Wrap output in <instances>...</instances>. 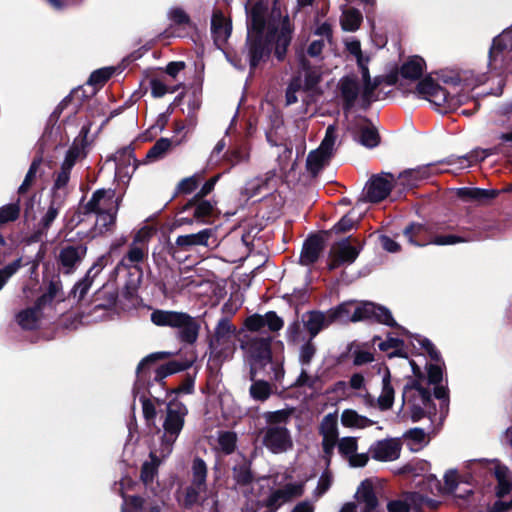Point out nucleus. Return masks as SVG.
Returning <instances> with one entry per match:
<instances>
[{
    "label": "nucleus",
    "mask_w": 512,
    "mask_h": 512,
    "mask_svg": "<svg viewBox=\"0 0 512 512\" xmlns=\"http://www.w3.org/2000/svg\"><path fill=\"white\" fill-rule=\"evenodd\" d=\"M223 159L230 164L231 167L248 163L250 159V147L247 143L236 144L225 152Z\"/></svg>",
    "instance_id": "473e14b6"
},
{
    "label": "nucleus",
    "mask_w": 512,
    "mask_h": 512,
    "mask_svg": "<svg viewBox=\"0 0 512 512\" xmlns=\"http://www.w3.org/2000/svg\"><path fill=\"white\" fill-rule=\"evenodd\" d=\"M302 66L304 69V83L303 88L305 90H312L318 84L321 78V73L318 69L315 68H306L305 62H302Z\"/></svg>",
    "instance_id": "bf43d9fd"
},
{
    "label": "nucleus",
    "mask_w": 512,
    "mask_h": 512,
    "mask_svg": "<svg viewBox=\"0 0 512 512\" xmlns=\"http://www.w3.org/2000/svg\"><path fill=\"white\" fill-rule=\"evenodd\" d=\"M456 164H458L460 169H466L471 166L472 161L470 160V157L462 156L458 158H450L439 163H430L417 168L407 169L401 172L397 179L395 178V185L401 186L403 190L412 189L436 173L449 171V169H439V166H453Z\"/></svg>",
    "instance_id": "423d86ee"
},
{
    "label": "nucleus",
    "mask_w": 512,
    "mask_h": 512,
    "mask_svg": "<svg viewBox=\"0 0 512 512\" xmlns=\"http://www.w3.org/2000/svg\"><path fill=\"white\" fill-rule=\"evenodd\" d=\"M150 319L156 326L177 329V337L183 343L194 344L198 339L200 324L187 313L156 309Z\"/></svg>",
    "instance_id": "39448f33"
},
{
    "label": "nucleus",
    "mask_w": 512,
    "mask_h": 512,
    "mask_svg": "<svg viewBox=\"0 0 512 512\" xmlns=\"http://www.w3.org/2000/svg\"><path fill=\"white\" fill-rule=\"evenodd\" d=\"M30 261L23 262L22 258H18L13 262L0 269V290L6 284L8 279L12 277L22 266L30 264Z\"/></svg>",
    "instance_id": "5fc2aeb1"
},
{
    "label": "nucleus",
    "mask_w": 512,
    "mask_h": 512,
    "mask_svg": "<svg viewBox=\"0 0 512 512\" xmlns=\"http://www.w3.org/2000/svg\"><path fill=\"white\" fill-rule=\"evenodd\" d=\"M304 482H289L284 486L280 487L279 490L282 492L286 500L289 502L295 498H298L304 493Z\"/></svg>",
    "instance_id": "6e6d98bb"
},
{
    "label": "nucleus",
    "mask_w": 512,
    "mask_h": 512,
    "mask_svg": "<svg viewBox=\"0 0 512 512\" xmlns=\"http://www.w3.org/2000/svg\"><path fill=\"white\" fill-rule=\"evenodd\" d=\"M106 263V256L98 258L97 262L87 271L85 277L77 282L72 290L73 297L78 301L82 300L90 289L93 278L103 269Z\"/></svg>",
    "instance_id": "a878e982"
},
{
    "label": "nucleus",
    "mask_w": 512,
    "mask_h": 512,
    "mask_svg": "<svg viewBox=\"0 0 512 512\" xmlns=\"http://www.w3.org/2000/svg\"><path fill=\"white\" fill-rule=\"evenodd\" d=\"M334 315L335 313H329V310L326 312L310 311L304 314L302 321L309 332V339L313 340L321 330L330 326L333 323L332 317Z\"/></svg>",
    "instance_id": "5701e85b"
},
{
    "label": "nucleus",
    "mask_w": 512,
    "mask_h": 512,
    "mask_svg": "<svg viewBox=\"0 0 512 512\" xmlns=\"http://www.w3.org/2000/svg\"><path fill=\"white\" fill-rule=\"evenodd\" d=\"M359 252L360 248L352 245L349 238L335 243L329 254V270L352 264L357 259Z\"/></svg>",
    "instance_id": "4468645a"
},
{
    "label": "nucleus",
    "mask_w": 512,
    "mask_h": 512,
    "mask_svg": "<svg viewBox=\"0 0 512 512\" xmlns=\"http://www.w3.org/2000/svg\"><path fill=\"white\" fill-rule=\"evenodd\" d=\"M341 93L345 100L346 108L354 105L358 95L360 94V87L358 82L353 78H344L341 80Z\"/></svg>",
    "instance_id": "4c0bfd02"
},
{
    "label": "nucleus",
    "mask_w": 512,
    "mask_h": 512,
    "mask_svg": "<svg viewBox=\"0 0 512 512\" xmlns=\"http://www.w3.org/2000/svg\"><path fill=\"white\" fill-rule=\"evenodd\" d=\"M87 247L84 245H67L60 249L57 261L60 271L72 274L84 259Z\"/></svg>",
    "instance_id": "dca6fc26"
},
{
    "label": "nucleus",
    "mask_w": 512,
    "mask_h": 512,
    "mask_svg": "<svg viewBox=\"0 0 512 512\" xmlns=\"http://www.w3.org/2000/svg\"><path fill=\"white\" fill-rule=\"evenodd\" d=\"M403 402L408 406L412 418L416 421L424 415L425 408L431 401L430 393L416 382L405 385L402 394Z\"/></svg>",
    "instance_id": "9b49d317"
},
{
    "label": "nucleus",
    "mask_w": 512,
    "mask_h": 512,
    "mask_svg": "<svg viewBox=\"0 0 512 512\" xmlns=\"http://www.w3.org/2000/svg\"><path fill=\"white\" fill-rule=\"evenodd\" d=\"M339 454L348 461L351 467H364L368 460V453H358V440L356 437H343L337 441Z\"/></svg>",
    "instance_id": "a211bd4d"
},
{
    "label": "nucleus",
    "mask_w": 512,
    "mask_h": 512,
    "mask_svg": "<svg viewBox=\"0 0 512 512\" xmlns=\"http://www.w3.org/2000/svg\"><path fill=\"white\" fill-rule=\"evenodd\" d=\"M288 501L279 490V488L273 490L267 499L265 500V506L270 510V512H276L282 505L287 503Z\"/></svg>",
    "instance_id": "680f3d73"
},
{
    "label": "nucleus",
    "mask_w": 512,
    "mask_h": 512,
    "mask_svg": "<svg viewBox=\"0 0 512 512\" xmlns=\"http://www.w3.org/2000/svg\"><path fill=\"white\" fill-rule=\"evenodd\" d=\"M358 139L363 146L368 148H373L379 143L376 129L367 123L360 127Z\"/></svg>",
    "instance_id": "49530a36"
},
{
    "label": "nucleus",
    "mask_w": 512,
    "mask_h": 512,
    "mask_svg": "<svg viewBox=\"0 0 512 512\" xmlns=\"http://www.w3.org/2000/svg\"><path fill=\"white\" fill-rule=\"evenodd\" d=\"M144 238L141 232L135 235L127 254L120 261V265L125 267H137L138 264L144 261L148 254V248Z\"/></svg>",
    "instance_id": "393cba45"
},
{
    "label": "nucleus",
    "mask_w": 512,
    "mask_h": 512,
    "mask_svg": "<svg viewBox=\"0 0 512 512\" xmlns=\"http://www.w3.org/2000/svg\"><path fill=\"white\" fill-rule=\"evenodd\" d=\"M114 162L116 173L119 175H127L130 172H134L136 169V159L133 149L130 147H125L117 151L114 155Z\"/></svg>",
    "instance_id": "c85d7f7f"
},
{
    "label": "nucleus",
    "mask_w": 512,
    "mask_h": 512,
    "mask_svg": "<svg viewBox=\"0 0 512 512\" xmlns=\"http://www.w3.org/2000/svg\"><path fill=\"white\" fill-rule=\"evenodd\" d=\"M356 306L354 302H344L337 306L336 308L330 309L329 313H335L332 317V321L334 322H355L353 320V311Z\"/></svg>",
    "instance_id": "c03bdc74"
},
{
    "label": "nucleus",
    "mask_w": 512,
    "mask_h": 512,
    "mask_svg": "<svg viewBox=\"0 0 512 512\" xmlns=\"http://www.w3.org/2000/svg\"><path fill=\"white\" fill-rule=\"evenodd\" d=\"M414 339L429 354L431 360L435 362L434 364H430L428 367L429 381L435 385L439 384L442 381L443 376L440 353L430 342V340L422 338L420 335H415Z\"/></svg>",
    "instance_id": "4be33fe9"
},
{
    "label": "nucleus",
    "mask_w": 512,
    "mask_h": 512,
    "mask_svg": "<svg viewBox=\"0 0 512 512\" xmlns=\"http://www.w3.org/2000/svg\"><path fill=\"white\" fill-rule=\"evenodd\" d=\"M250 395L256 401H266L272 394L271 385L263 380H257L250 386Z\"/></svg>",
    "instance_id": "3c124183"
},
{
    "label": "nucleus",
    "mask_w": 512,
    "mask_h": 512,
    "mask_svg": "<svg viewBox=\"0 0 512 512\" xmlns=\"http://www.w3.org/2000/svg\"><path fill=\"white\" fill-rule=\"evenodd\" d=\"M116 215L117 213H110V212H103V213H96V222H95V233L96 234H103L108 231H111L116 222Z\"/></svg>",
    "instance_id": "a18cd8bd"
},
{
    "label": "nucleus",
    "mask_w": 512,
    "mask_h": 512,
    "mask_svg": "<svg viewBox=\"0 0 512 512\" xmlns=\"http://www.w3.org/2000/svg\"><path fill=\"white\" fill-rule=\"evenodd\" d=\"M356 498L359 505L363 506L362 512H375L378 506L374 486L371 480L366 479L361 482L356 492Z\"/></svg>",
    "instance_id": "bb28decb"
},
{
    "label": "nucleus",
    "mask_w": 512,
    "mask_h": 512,
    "mask_svg": "<svg viewBox=\"0 0 512 512\" xmlns=\"http://www.w3.org/2000/svg\"><path fill=\"white\" fill-rule=\"evenodd\" d=\"M319 433L322 440H339L338 415L336 413H329L323 417L319 426Z\"/></svg>",
    "instance_id": "e433bc0d"
},
{
    "label": "nucleus",
    "mask_w": 512,
    "mask_h": 512,
    "mask_svg": "<svg viewBox=\"0 0 512 512\" xmlns=\"http://www.w3.org/2000/svg\"><path fill=\"white\" fill-rule=\"evenodd\" d=\"M458 83L459 80H456L452 91H448L432 78H425L417 83L415 93L427 100L439 113H448L456 110L468 100L467 95L459 92Z\"/></svg>",
    "instance_id": "20e7f679"
},
{
    "label": "nucleus",
    "mask_w": 512,
    "mask_h": 512,
    "mask_svg": "<svg viewBox=\"0 0 512 512\" xmlns=\"http://www.w3.org/2000/svg\"><path fill=\"white\" fill-rule=\"evenodd\" d=\"M237 436L231 431H220L217 436L216 449L225 455L234 452L236 448Z\"/></svg>",
    "instance_id": "79ce46f5"
},
{
    "label": "nucleus",
    "mask_w": 512,
    "mask_h": 512,
    "mask_svg": "<svg viewBox=\"0 0 512 512\" xmlns=\"http://www.w3.org/2000/svg\"><path fill=\"white\" fill-rule=\"evenodd\" d=\"M323 249V241L319 236L309 237L303 245L300 256V263L302 265H311L317 261Z\"/></svg>",
    "instance_id": "cd10ccee"
},
{
    "label": "nucleus",
    "mask_w": 512,
    "mask_h": 512,
    "mask_svg": "<svg viewBox=\"0 0 512 512\" xmlns=\"http://www.w3.org/2000/svg\"><path fill=\"white\" fill-rule=\"evenodd\" d=\"M19 215V201L3 205L2 207H0V225L17 220Z\"/></svg>",
    "instance_id": "864d4df0"
},
{
    "label": "nucleus",
    "mask_w": 512,
    "mask_h": 512,
    "mask_svg": "<svg viewBox=\"0 0 512 512\" xmlns=\"http://www.w3.org/2000/svg\"><path fill=\"white\" fill-rule=\"evenodd\" d=\"M425 61L419 56H413L400 69V75L407 80H418L424 72Z\"/></svg>",
    "instance_id": "f704fd0d"
},
{
    "label": "nucleus",
    "mask_w": 512,
    "mask_h": 512,
    "mask_svg": "<svg viewBox=\"0 0 512 512\" xmlns=\"http://www.w3.org/2000/svg\"><path fill=\"white\" fill-rule=\"evenodd\" d=\"M360 70L364 82L362 90L360 91L361 101L362 106L367 108L371 102L374 101V91L376 90L378 83L372 82L369 75L368 66L365 63H360Z\"/></svg>",
    "instance_id": "c9c22d12"
},
{
    "label": "nucleus",
    "mask_w": 512,
    "mask_h": 512,
    "mask_svg": "<svg viewBox=\"0 0 512 512\" xmlns=\"http://www.w3.org/2000/svg\"><path fill=\"white\" fill-rule=\"evenodd\" d=\"M175 243L184 250H189L194 246L216 247V232L214 229L206 228L197 233L180 235L176 238Z\"/></svg>",
    "instance_id": "412c9836"
},
{
    "label": "nucleus",
    "mask_w": 512,
    "mask_h": 512,
    "mask_svg": "<svg viewBox=\"0 0 512 512\" xmlns=\"http://www.w3.org/2000/svg\"><path fill=\"white\" fill-rule=\"evenodd\" d=\"M182 369L181 365L177 362H170L158 367L155 371V380L161 381L169 375H172Z\"/></svg>",
    "instance_id": "69168bd1"
},
{
    "label": "nucleus",
    "mask_w": 512,
    "mask_h": 512,
    "mask_svg": "<svg viewBox=\"0 0 512 512\" xmlns=\"http://www.w3.org/2000/svg\"><path fill=\"white\" fill-rule=\"evenodd\" d=\"M395 183V177L391 173L373 176L365 186V198L369 202L377 203L385 199Z\"/></svg>",
    "instance_id": "2eb2a0df"
},
{
    "label": "nucleus",
    "mask_w": 512,
    "mask_h": 512,
    "mask_svg": "<svg viewBox=\"0 0 512 512\" xmlns=\"http://www.w3.org/2000/svg\"><path fill=\"white\" fill-rule=\"evenodd\" d=\"M167 356V353L165 352H159V353H153L145 357L137 367V382L135 385V388L137 387L138 383L144 378L146 369L151 363H154L155 361L164 358Z\"/></svg>",
    "instance_id": "4d7b16f0"
},
{
    "label": "nucleus",
    "mask_w": 512,
    "mask_h": 512,
    "mask_svg": "<svg viewBox=\"0 0 512 512\" xmlns=\"http://www.w3.org/2000/svg\"><path fill=\"white\" fill-rule=\"evenodd\" d=\"M206 489H199L195 485H190L187 487L184 500H183V506L185 508H191L194 506L200 497L201 493H204Z\"/></svg>",
    "instance_id": "338daca9"
},
{
    "label": "nucleus",
    "mask_w": 512,
    "mask_h": 512,
    "mask_svg": "<svg viewBox=\"0 0 512 512\" xmlns=\"http://www.w3.org/2000/svg\"><path fill=\"white\" fill-rule=\"evenodd\" d=\"M337 140V130L334 125H329L326 129L325 137L318 149L309 153L307 157V169L313 173H318L329 161Z\"/></svg>",
    "instance_id": "9d476101"
},
{
    "label": "nucleus",
    "mask_w": 512,
    "mask_h": 512,
    "mask_svg": "<svg viewBox=\"0 0 512 512\" xmlns=\"http://www.w3.org/2000/svg\"><path fill=\"white\" fill-rule=\"evenodd\" d=\"M236 327L231 321L223 317L221 318L214 331V335L210 340V348L219 356L228 357L234 352V338L236 335Z\"/></svg>",
    "instance_id": "1a4fd4ad"
},
{
    "label": "nucleus",
    "mask_w": 512,
    "mask_h": 512,
    "mask_svg": "<svg viewBox=\"0 0 512 512\" xmlns=\"http://www.w3.org/2000/svg\"><path fill=\"white\" fill-rule=\"evenodd\" d=\"M317 348L314 344L313 340L308 339L305 343H303L299 348V356L298 360L301 365V373L296 380V384L299 386H308L312 387L315 380L308 373V368L311 365V362L316 354Z\"/></svg>",
    "instance_id": "aec40b11"
},
{
    "label": "nucleus",
    "mask_w": 512,
    "mask_h": 512,
    "mask_svg": "<svg viewBox=\"0 0 512 512\" xmlns=\"http://www.w3.org/2000/svg\"><path fill=\"white\" fill-rule=\"evenodd\" d=\"M42 163L41 158H36L33 160V162L30 165V168L25 176V179L23 183L19 187V193H25L28 188L31 186L32 182L36 178V174L38 172V169L40 168Z\"/></svg>",
    "instance_id": "052dcab7"
},
{
    "label": "nucleus",
    "mask_w": 512,
    "mask_h": 512,
    "mask_svg": "<svg viewBox=\"0 0 512 512\" xmlns=\"http://www.w3.org/2000/svg\"><path fill=\"white\" fill-rule=\"evenodd\" d=\"M233 479L238 485H247L252 482L253 475L250 464L246 460L233 467Z\"/></svg>",
    "instance_id": "09e8293b"
},
{
    "label": "nucleus",
    "mask_w": 512,
    "mask_h": 512,
    "mask_svg": "<svg viewBox=\"0 0 512 512\" xmlns=\"http://www.w3.org/2000/svg\"><path fill=\"white\" fill-rule=\"evenodd\" d=\"M60 208L61 202H58L56 199L51 201L47 211L39 222L41 232L47 231L51 227L52 223L59 214Z\"/></svg>",
    "instance_id": "603ef678"
},
{
    "label": "nucleus",
    "mask_w": 512,
    "mask_h": 512,
    "mask_svg": "<svg viewBox=\"0 0 512 512\" xmlns=\"http://www.w3.org/2000/svg\"><path fill=\"white\" fill-rule=\"evenodd\" d=\"M353 320H375L388 326H397L391 312L386 307L372 302H363L357 305L353 311Z\"/></svg>",
    "instance_id": "f8f14e48"
},
{
    "label": "nucleus",
    "mask_w": 512,
    "mask_h": 512,
    "mask_svg": "<svg viewBox=\"0 0 512 512\" xmlns=\"http://www.w3.org/2000/svg\"><path fill=\"white\" fill-rule=\"evenodd\" d=\"M362 19L363 17L359 10L349 8L342 12L340 22L343 30L354 32L360 27Z\"/></svg>",
    "instance_id": "ea45409f"
},
{
    "label": "nucleus",
    "mask_w": 512,
    "mask_h": 512,
    "mask_svg": "<svg viewBox=\"0 0 512 512\" xmlns=\"http://www.w3.org/2000/svg\"><path fill=\"white\" fill-rule=\"evenodd\" d=\"M489 67L499 74L512 73V26L494 38L489 51Z\"/></svg>",
    "instance_id": "6e6552de"
},
{
    "label": "nucleus",
    "mask_w": 512,
    "mask_h": 512,
    "mask_svg": "<svg viewBox=\"0 0 512 512\" xmlns=\"http://www.w3.org/2000/svg\"><path fill=\"white\" fill-rule=\"evenodd\" d=\"M114 73V68L104 67L94 71L88 80V84L93 86H102L107 80L111 78Z\"/></svg>",
    "instance_id": "13d9d810"
},
{
    "label": "nucleus",
    "mask_w": 512,
    "mask_h": 512,
    "mask_svg": "<svg viewBox=\"0 0 512 512\" xmlns=\"http://www.w3.org/2000/svg\"><path fill=\"white\" fill-rule=\"evenodd\" d=\"M206 478V463L201 458H195L192 463L191 485H195L199 489H207Z\"/></svg>",
    "instance_id": "a19ab883"
},
{
    "label": "nucleus",
    "mask_w": 512,
    "mask_h": 512,
    "mask_svg": "<svg viewBox=\"0 0 512 512\" xmlns=\"http://www.w3.org/2000/svg\"><path fill=\"white\" fill-rule=\"evenodd\" d=\"M358 395L363 398V403L368 408L378 407L382 411L390 409L394 403V389L390 382L389 372L383 376L382 391L377 400L368 392Z\"/></svg>",
    "instance_id": "6ab92c4d"
},
{
    "label": "nucleus",
    "mask_w": 512,
    "mask_h": 512,
    "mask_svg": "<svg viewBox=\"0 0 512 512\" xmlns=\"http://www.w3.org/2000/svg\"><path fill=\"white\" fill-rule=\"evenodd\" d=\"M341 424L347 428L364 429L375 424V421L360 415L353 409H345L341 413Z\"/></svg>",
    "instance_id": "2f4dec72"
},
{
    "label": "nucleus",
    "mask_w": 512,
    "mask_h": 512,
    "mask_svg": "<svg viewBox=\"0 0 512 512\" xmlns=\"http://www.w3.org/2000/svg\"><path fill=\"white\" fill-rule=\"evenodd\" d=\"M459 194L463 198L485 201L495 198L498 195V191L494 189L462 188L460 189Z\"/></svg>",
    "instance_id": "37998d69"
},
{
    "label": "nucleus",
    "mask_w": 512,
    "mask_h": 512,
    "mask_svg": "<svg viewBox=\"0 0 512 512\" xmlns=\"http://www.w3.org/2000/svg\"><path fill=\"white\" fill-rule=\"evenodd\" d=\"M401 442L396 438H388L374 442L369 448V454L374 460L391 462L399 458Z\"/></svg>",
    "instance_id": "f3484780"
},
{
    "label": "nucleus",
    "mask_w": 512,
    "mask_h": 512,
    "mask_svg": "<svg viewBox=\"0 0 512 512\" xmlns=\"http://www.w3.org/2000/svg\"><path fill=\"white\" fill-rule=\"evenodd\" d=\"M85 147L82 142H74L68 149L62 165L72 169L77 161L85 157Z\"/></svg>",
    "instance_id": "8fccbe9b"
},
{
    "label": "nucleus",
    "mask_w": 512,
    "mask_h": 512,
    "mask_svg": "<svg viewBox=\"0 0 512 512\" xmlns=\"http://www.w3.org/2000/svg\"><path fill=\"white\" fill-rule=\"evenodd\" d=\"M172 141L168 138H160L150 148L146 154V158L151 161L162 159L166 153L171 149Z\"/></svg>",
    "instance_id": "de8ad7c7"
},
{
    "label": "nucleus",
    "mask_w": 512,
    "mask_h": 512,
    "mask_svg": "<svg viewBox=\"0 0 512 512\" xmlns=\"http://www.w3.org/2000/svg\"><path fill=\"white\" fill-rule=\"evenodd\" d=\"M291 415L290 409L264 413L266 426L262 431V443L273 454L286 453L294 446L292 434L287 427Z\"/></svg>",
    "instance_id": "7ed1b4c3"
},
{
    "label": "nucleus",
    "mask_w": 512,
    "mask_h": 512,
    "mask_svg": "<svg viewBox=\"0 0 512 512\" xmlns=\"http://www.w3.org/2000/svg\"><path fill=\"white\" fill-rule=\"evenodd\" d=\"M404 236L408 242L416 246H425L431 244V238L428 236V229L422 224H411L404 230Z\"/></svg>",
    "instance_id": "72a5a7b5"
},
{
    "label": "nucleus",
    "mask_w": 512,
    "mask_h": 512,
    "mask_svg": "<svg viewBox=\"0 0 512 512\" xmlns=\"http://www.w3.org/2000/svg\"><path fill=\"white\" fill-rule=\"evenodd\" d=\"M215 202L204 198L193 197L184 207V210L193 209V216L197 220L211 217L215 211Z\"/></svg>",
    "instance_id": "c756f323"
},
{
    "label": "nucleus",
    "mask_w": 512,
    "mask_h": 512,
    "mask_svg": "<svg viewBox=\"0 0 512 512\" xmlns=\"http://www.w3.org/2000/svg\"><path fill=\"white\" fill-rule=\"evenodd\" d=\"M118 208V199L115 197V192L111 189H99L92 194L90 200L83 206V212L85 214L117 213Z\"/></svg>",
    "instance_id": "ddd939ff"
},
{
    "label": "nucleus",
    "mask_w": 512,
    "mask_h": 512,
    "mask_svg": "<svg viewBox=\"0 0 512 512\" xmlns=\"http://www.w3.org/2000/svg\"><path fill=\"white\" fill-rule=\"evenodd\" d=\"M122 512H142L143 500L140 497H125L123 496Z\"/></svg>",
    "instance_id": "774afa93"
},
{
    "label": "nucleus",
    "mask_w": 512,
    "mask_h": 512,
    "mask_svg": "<svg viewBox=\"0 0 512 512\" xmlns=\"http://www.w3.org/2000/svg\"><path fill=\"white\" fill-rule=\"evenodd\" d=\"M284 322L274 311L264 315L253 314L244 322L245 330L239 332L240 348L244 359L250 365V379L253 381L259 368L271 362V332L282 329Z\"/></svg>",
    "instance_id": "f03ea898"
},
{
    "label": "nucleus",
    "mask_w": 512,
    "mask_h": 512,
    "mask_svg": "<svg viewBox=\"0 0 512 512\" xmlns=\"http://www.w3.org/2000/svg\"><path fill=\"white\" fill-rule=\"evenodd\" d=\"M202 176L200 174H194L190 177L184 178L178 184V192L183 194H189L193 192L199 185Z\"/></svg>",
    "instance_id": "e2e57ef3"
},
{
    "label": "nucleus",
    "mask_w": 512,
    "mask_h": 512,
    "mask_svg": "<svg viewBox=\"0 0 512 512\" xmlns=\"http://www.w3.org/2000/svg\"><path fill=\"white\" fill-rule=\"evenodd\" d=\"M188 410L184 404L172 401L167 406V413L163 422L164 434L162 436L160 456L166 457L172 452V447L183 429L185 416Z\"/></svg>",
    "instance_id": "0eeeda50"
},
{
    "label": "nucleus",
    "mask_w": 512,
    "mask_h": 512,
    "mask_svg": "<svg viewBox=\"0 0 512 512\" xmlns=\"http://www.w3.org/2000/svg\"><path fill=\"white\" fill-rule=\"evenodd\" d=\"M42 308L37 307V303L34 307L25 309L17 315V322L23 328L27 330L35 329L38 325V321L41 315Z\"/></svg>",
    "instance_id": "58836bf2"
},
{
    "label": "nucleus",
    "mask_w": 512,
    "mask_h": 512,
    "mask_svg": "<svg viewBox=\"0 0 512 512\" xmlns=\"http://www.w3.org/2000/svg\"><path fill=\"white\" fill-rule=\"evenodd\" d=\"M231 31V21L220 10L214 11L211 19V33L214 43L218 48L221 49L226 43L231 35Z\"/></svg>",
    "instance_id": "b1692460"
},
{
    "label": "nucleus",
    "mask_w": 512,
    "mask_h": 512,
    "mask_svg": "<svg viewBox=\"0 0 512 512\" xmlns=\"http://www.w3.org/2000/svg\"><path fill=\"white\" fill-rule=\"evenodd\" d=\"M406 438L412 442V445L415 447H411L413 450H417L427 443V435L423 429L413 428L410 429L406 434Z\"/></svg>",
    "instance_id": "0e129e2a"
},
{
    "label": "nucleus",
    "mask_w": 512,
    "mask_h": 512,
    "mask_svg": "<svg viewBox=\"0 0 512 512\" xmlns=\"http://www.w3.org/2000/svg\"><path fill=\"white\" fill-rule=\"evenodd\" d=\"M278 0H258L247 14V56L250 68L265 61L272 50L283 60L292 39L293 27L289 17L282 16Z\"/></svg>",
    "instance_id": "f257e3e1"
},
{
    "label": "nucleus",
    "mask_w": 512,
    "mask_h": 512,
    "mask_svg": "<svg viewBox=\"0 0 512 512\" xmlns=\"http://www.w3.org/2000/svg\"><path fill=\"white\" fill-rule=\"evenodd\" d=\"M493 473L497 480L496 495L499 498L509 494L512 489V480L510 471L506 466L495 463Z\"/></svg>",
    "instance_id": "7c9ffc66"
}]
</instances>
